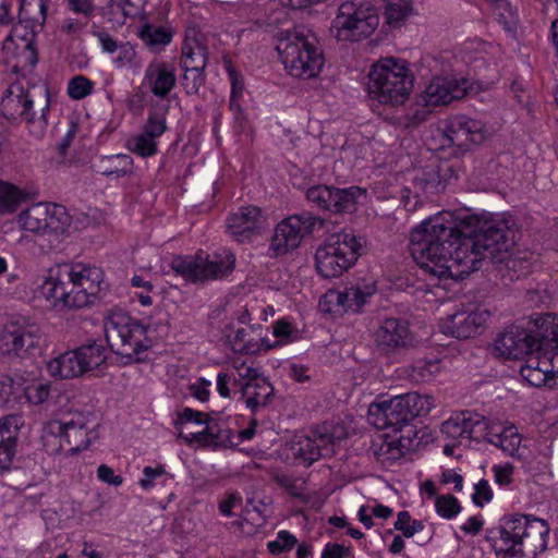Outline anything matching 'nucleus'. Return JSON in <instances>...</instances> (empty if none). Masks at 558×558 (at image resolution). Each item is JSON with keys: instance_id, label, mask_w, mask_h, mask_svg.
<instances>
[{"instance_id": "nucleus-47", "label": "nucleus", "mask_w": 558, "mask_h": 558, "mask_svg": "<svg viewBox=\"0 0 558 558\" xmlns=\"http://www.w3.org/2000/svg\"><path fill=\"white\" fill-rule=\"evenodd\" d=\"M395 529L401 531L403 536L410 538L414 534L422 532L425 525L420 520H412L409 511L403 510L398 513L397 521L395 522Z\"/></svg>"}, {"instance_id": "nucleus-40", "label": "nucleus", "mask_w": 558, "mask_h": 558, "mask_svg": "<svg viewBox=\"0 0 558 558\" xmlns=\"http://www.w3.org/2000/svg\"><path fill=\"white\" fill-rule=\"evenodd\" d=\"M410 0H389L385 8L386 23L392 27L400 26L411 13Z\"/></svg>"}, {"instance_id": "nucleus-44", "label": "nucleus", "mask_w": 558, "mask_h": 558, "mask_svg": "<svg viewBox=\"0 0 558 558\" xmlns=\"http://www.w3.org/2000/svg\"><path fill=\"white\" fill-rule=\"evenodd\" d=\"M168 108H160L151 110L148 114L147 122L143 129V133L157 138L165 133L167 130L166 125V113Z\"/></svg>"}, {"instance_id": "nucleus-55", "label": "nucleus", "mask_w": 558, "mask_h": 558, "mask_svg": "<svg viewBox=\"0 0 558 558\" xmlns=\"http://www.w3.org/2000/svg\"><path fill=\"white\" fill-rule=\"evenodd\" d=\"M68 8L76 14H82L88 21L95 11V5L92 0H65Z\"/></svg>"}, {"instance_id": "nucleus-45", "label": "nucleus", "mask_w": 558, "mask_h": 558, "mask_svg": "<svg viewBox=\"0 0 558 558\" xmlns=\"http://www.w3.org/2000/svg\"><path fill=\"white\" fill-rule=\"evenodd\" d=\"M130 149L141 156V157H150L157 154V141L154 137H150L143 132L136 136H134L129 142Z\"/></svg>"}, {"instance_id": "nucleus-2", "label": "nucleus", "mask_w": 558, "mask_h": 558, "mask_svg": "<svg viewBox=\"0 0 558 558\" xmlns=\"http://www.w3.org/2000/svg\"><path fill=\"white\" fill-rule=\"evenodd\" d=\"M102 282L104 272L99 267L63 263L49 269L41 292L47 300L70 308H82L94 304Z\"/></svg>"}, {"instance_id": "nucleus-35", "label": "nucleus", "mask_w": 558, "mask_h": 558, "mask_svg": "<svg viewBox=\"0 0 558 558\" xmlns=\"http://www.w3.org/2000/svg\"><path fill=\"white\" fill-rule=\"evenodd\" d=\"M48 203L34 204L20 215L22 227L34 233H47Z\"/></svg>"}, {"instance_id": "nucleus-49", "label": "nucleus", "mask_w": 558, "mask_h": 558, "mask_svg": "<svg viewBox=\"0 0 558 558\" xmlns=\"http://www.w3.org/2000/svg\"><path fill=\"white\" fill-rule=\"evenodd\" d=\"M435 507L437 513L445 519H452L461 511L458 499L452 495L438 496Z\"/></svg>"}, {"instance_id": "nucleus-4", "label": "nucleus", "mask_w": 558, "mask_h": 558, "mask_svg": "<svg viewBox=\"0 0 558 558\" xmlns=\"http://www.w3.org/2000/svg\"><path fill=\"white\" fill-rule=\"evenodd\" d=\"M493 543L501 558H535L548 547L550 527L539 518L515 514L505 519Z\"/></svg>"}, {"instance_id": "nucleus-28", "label": "nucleus", "mask_w": 558, "mask_h": 558, "mask_svg": "<svg viewBox=\"0 0 558 558\" xmlns=\"http://www.w3.org/2000/svg\"><path fill=\"white\" fill-rule=\"evenodd\" d=\"M23 425L24 420L20 414H9L0 420V471L10 468Z\"/></svg>"}, {"instance_id": "nucleus-18", "label": "nucleus", "mask_w": 558, "mask_h": 558, "mask_svg": "<svg viewBox=\"0 0 558 558\" xmlns=\"http://www.w3.org/2000/svg\"><path fill=\"white\" fill-rule=\"evenodd\" d=\"M486 428L487 418L472 411L456 413L441 424V433L459 444L463 439L482 441Z\"/></svg>"}, {"instance_id": "nucleus-7", "label": "nucleus", "mask_w": 558, "mask_h": 558, "mask_svg": "<svg viewBox=\"0 0 558 558\" xmlns=\"http://www.w3.org/2000/svg\"><path fill=\"white\" fill-rule=\"evenodd\" d=\"M433 408L434 402L430 396L409 392L371 404L368 421L377 429L399 432L415 417L429 413Z\"/></svg>"}, {"instance_id": "nucleus-17", "label": "nucleus", "mask_w": 558, "mask_h": 558, "mask_svg": "<svg viewBox=\"0 0 558 558\" xmlns=\"http://www.w3.org/2000/svg\"><path fill=\"white\" fill-rule=\"evenodd\" d=\"M266 225L264 211L253 205L242 206L231 213L226 221L228 233L239 243H250L260 235Z\"/></svg>"}, {"instance_id": "nucleus-43", "label": "nucleus", "mask_w": 558, "mask_h": 558, "mask_svg": "<svg viewBox=\"0 0 558 558\" xmlns=\"http://www.w3.org/2000/svg\"><path fill=\"white\" fill-rule=\"evenodd\" d=\"M438 372V360H417L410 366L409 375L415 381H427Z\"/></svg>"}, {"instance_id": "nucleus-19", "label": "nucleus", "mask_w": 558, "mask_h": 558, "mask_svg": "<svg viewBox=\"0 0 558 558\" xmlns=\"http://www.w3.org/2000/svg\"><path fill=\"white\" fill-rule=\"evenodd\" d=\"M332 444L333 437L327 433L314 434V437L296 436L287 448V458L292 459L294 464L310 466L319 458L331 452Z\"/></svg>"}, {"instance_id": "nucleus-36", "label": "nucleus", "mask_w": 558, "mask_h": 558, "mask_svg": "<svg viewBox=\"0 0 558 558\" xmlns=\"http://www.w3.org/2000/svg\"><path fill=\"white\" fill-rule=\"evenodd\" d=\"M45 106L40 109L39 116H37L33 108H29L27 113L22 118V121H25L29 133L36 138L43 137L48 126L47 118L50 111V93L48 88H45Z\"/></svg>"}, {"instance_id": "nucleus-33", "label": "nucleus", "mask_w": 558, "mask_h": 558, "mask_svg": "<svg viewBox=\"0 0 558 558\" xmlns=\"http://www.w3.org/2000/svg\"><path fill=\"white\" fill-rule=\"evenodd\" d=\"M204 424L205 427L203 430L190 434H184L180 430L178 437L183 439L187 445L197 442L202 446L216 445L225 441L229 437V429L220 428L219 424L214 418L207 417Z\"/></svg>"}, {"instance_id": "nucleus-63", "label": "nucleus", "mask_w": 558, "mask_h": 558, "mask_svg": "<svg viewBox=\"0 0 558 558\" xmlns=\"http://www.w3.org/2000/svg\"><path fill=\"white\" fill-rule=\"evenodd\" d=\"M211 383L207 379L201 378L197 383L190 386V391L194 398L205 402L209 399V387Z\"/></svg>"}, {"instance_id": "nucleus-5", "label": "nucleus", "mask_w": 558, "mask_h": 558, "mask_svg": "<svg viewBox=\"0 0 558 558\" xmlns=\"http://www.w3.org/2000/svg\"><path fill=\"white\" fill-rule=\"evenodd\" d=\"M369 95L383 105L401 106L413 88L414 75L405 60L386 58L368 74Z\"/></svg>"}, {"instance_id": "nucleus-27", "label": "nucleus", "mask_w": 558, "mask_h": 558, "mask_svg": "<svg viewBox=\"0 0 558 558\" xmlns=\"http://www.w3.org/2000/svg\"><path fill=\"white\" fill-rule=\"evenodd\" d=\"M262 326L235 327L229 324L225 329L227 344L234 353L255 354L262 348Z\"/></svg>"}, {"instance_id": "nucleus-26", "label": "nucleus", "mask_w": 558, "mask_h": 558, "mask_svg": "<svg viewBox=\"0 0 558 558\" xmlns=\"http://www.w3.org/2000/svg\"><path fill=\"white\" fill-rule=\"evenodd\" d=\"M177 83L175 70L172 64L163 61H153L146 69L143 86L159 98L167 97Z\"/></svg>"}, {"instance_id": "nucleus-11", "label": "nucleus", "mask_w": 558, "mask_h": 558, "mask_svg": "<svg viewBox=\"0 0 558 558\" xmlns=\"http://www.w3.org/2000/svg\"><path fill=\"white\" fill-rule=\"evenodd\" d=\"M235 256L228 250L211 255L178 256L172 259V270L191 282L222 279L232 272Z\"/></svg>"}, {"instance_id": "nucleus-61", "label": "nucleus", "mask_w": 558, "mask_h": 558, "mask_svg": "<svg viewBox=\"0 0 558 558\" xmlns=\"http://www.w3.org/2000/svg\"><path fill=\"white\" fill-rule=\"evenodd\" d=\"M428 111L426 109L415 108L405 113L402 118L404 128H414L427 119Z\"/></svg>"}, {"instance_id": "nucleus-62", "label": "nucleus", "mask_w": 558, "mask_h": 558, "mask_svg": "<svg viewBox=\"0 0 558 558\" xmlns=\"http://www.w3.org/2000/svg\"><path fill=\"white\" fill-rule=\"evenodd\" d=\"M146 0H122L120 7L124 16L136 17L142 14Z\"/></svg>"}, {"instance_id": "nucleus-51", "label": "nucleus", "mask_w": 558, "mask_h": 558, "mask_svg": "<svg viewBox=\"0 0 558 558\" xmlns=\"http://www.w3.org/2000/svg\"><path fill=\"white\" fill-rule=\"evenodd\" d=\"M38 62V54L32 40H26L25 45L22 46L21 52L17 54V63L14 65V70L19 66L22 69L33 68Z\"/></svg>"}, {"instance_id": "nucleus-48", "label": "nucleus", "mask_w": 558, "mask_h": 558, "mask_svg": "<svg viewBox=\"0 0 558 558\" xmlns=\"http://www.w3.org/2000/svg\"><path fill=\"white\" fill-rule=\"evenodd\" d=\"M94 83L83 75L74 76L68 84V94L72 99L80 100L93 92Z\"/></svg>"}, {"instance_id": "nucleus-20", "label": "nucleus", "mask_w": 558, "mask_h": 558, "mask_svg": "<svg viewBox=\"0 0 558 558\" xmlns=\"http://www.w3.org/2000/svg\"><path fill=\"white\" fill-rule=\"evenodd\" d=\"M375 343L386 353L408 350L414 344V337L405 319L390 317L384 319L375 331Z\"/></svg>"}, {"instance_id": "nucleus-6", "label": "nucleus", "mask_w": 558, "mask_h": 558, "mask_svg": "<svg viewBox=\"0 0 558 558\" xmlns=\"http://www.w3.org/2000/svg\"><path fill=\"white\" fill-rule=\"evenodd\" d=\"M276 49L286 70L298 78L316 77L325 63L315 37L300 31L280 33Z\"/></svg>"}, {"instance_id": "nucleus-37", "label": "nucleus", "mask_w": 558, "mask_h": 558, "mask_svg": "<svg viewBox=\"0 0 558 558\" xmlns=\"http://www.w3.org/2000/svg\"><path fill=\"white\" fill-rule=\"evenodd\" d=\"M77 352L86 373L99 368L107 360L106 348L96 341L78 347Z\"/></svg>"}, {"instance_id": "nucleus-31", "label": "nucleus", "mask_w": 558, "mask_h": 558, "mask_svg": "<svg viewBox=\"0 0 558 558\" xmlns=\"http://www.w3.org/2000/svg\"><path fill=\"white\" fill-rule=\"evenodd\" d=\"M34 107V100L28 93H23L19 85H12L1 100V111L10 121L22 120L29 108Z\"/></svg>"}, {"instance_id": "nucleus-32", "label": "nucleus", "mask_w": 558, "mask_h": 558, "mask_svg": "<svg viewBox=\"0 0 558 558\" xmlns=\"http://www.w3.org/2000/svg\"><path fill=\"white\" fill-rule=\"evenodd\" d=\"M49 374L61 379L80 377L85 374L77 349L68 351L47 364Z\"/></svg>"}, {"instance_id": "nucleus-60", "label": "nucleus", "mask_w": 558, "mask_h": 558, "mask_svg": "<svg viewBox=\"0 0 558 558\" xmlns=\"http://www.w3.org/2000/svg\"><path fill=\"white\" fill-rule=\"evenodd\" d=\"M166 473V470L162 465L157 468L145 466L143 470L144 477L141 478L140 485L143 489H149L154 486V480L162 476Z\"/></svg>"}, {"instance_id": "nucleus-58", "label": "nucleus", "mask_w": 558, "mask_h": 558, "mask_svg": "<svg viewBox=\"0 0 558 558\" xmlns=\"http://www.w3.org/2000/svg\"><path fill=\"white\" fill-rule=\"evenodd\" d=\"M322 558H353V556L349 547L338 543H328L322 553Z\"/></svg>"}, {"instance_id": "nucleus-29", "label": "nucleus", "mask_w": 558, "mask_h": 558, "mask_svg": "<svg viewBox=\"0 0 558 558\" xmlns=\"http://www.w3.org/2000/svg\"><path fill=\"white\" fill-rule=\"evenodd\" d=\"M376 291L374 283H364L347 287L343 291H329L325 294V301L343 311L359 312Z\"/></svg>"}, {"instance_id": "nucleus-53", "label": "nucleus", "mask_w": 558, "mask_h": 558, "mask_svg": "<svg viewBox=\"0 0 558 558\" xmlns=\"http://www.w3.org/2000/svg\"><path fill=\"white\" fill-rule=\"evenodd\" d=\"M199 58L206 64V52H205V49L202 46H199V45H195L194 47L186 45L182 49V57H181V60H180V65L183 69L184 62L185 61H187V62L190 61L192 64H194L193 69L194 68L196 69V68H198L197 60H199Z\"/></svg>"}, {"instance_id": "nucleus-39", "label": "nucleus", "mask_w": 558, "mask_h": 558, "mask_svg": "<svg viewBox=\"0 0 558 558\" xmlns=\"http://www.w3.org/2000/svg\"><path fill=\"white\" fill-rule=\"evenodd\" d=\"M197 63L198 68L196 69H193L194 64L190 61H185L183 65L184 74L182 77V85L189 95L197 94L205 82V76L203 74L205 63L201 58L197 60Z\"/></svg>"}, {"instance_id": "nucleus-34", "label": "nucleus", "mask_w": 558, "mask_h": 558, "mask_svg": "<svg viewBox=\"0 0 558 558\" xmlns=\"http://www.w3.org/2000/svg\"><path fill=\"white\" fill-rule=\"evenodd\" d=\"M95 167L96 171L102 175L122 178L132 173L133 159L125 154L102 156Z\"/></svg>"}, {"instance_id": "nucleus-38", "label": "nucleus", "mask_w": 558, "mask_h": 558, "mask_svg": "<svg viewBox=\"0 0 558 558\" xmlns=\"http://www.w3.org/2000/svg\"><path fill=\"white\" fill-rule=\"evenodd\" d=\"M47 233L63 234L71 226L72 218L62 205L48 203Z\"/></svg>"}, {"instance_id": "nucleus-30", "label": "nucleus", "mask_w": 558, "mask_h": 558, "mask_svg": "<svg viewBox=\"0 0 558 558\" xmlns=\"http://www.w3.org/2000/svg\"><path fill=\"white\" fill-rule=\"evenodd\" d=\"M483 440L512 456L520 447L521 436L513 426H504L487 418V428Z\"/></svg>"}, {"instance_id": "nucleus-1", "label": "nucleus", "mask_w": 558, "mask_h": 558, "mask_svg": "<svg viewBox=\"0 0 558 558\" xmlns=\"http://www.w3.org/2000/svg\"><path fill=\"white\" fill-rule=\"evenodd\" d=\"M450 214H440L424 220L410 238L413 259L430 275L439 279H463L478 270L482 260L505 264L510 271L518 260L510 251L514 245V232L510 220L494 217L484 220L476 229L457 228Z\"/></svg>"}, {"instance_id": "nucleus-50", "label": "nucleus", "mask_w": 558, "mask_h": 558, "mask_svg": "<svg viewBox=\"0 0 558 558\" xmlns=\"http://www.w3.org/2000/svg\"><path fill=\"white\" fill-rule=\"evenodd\" d=\"M29 23V21H20L17 24H15L12 27L10 35L3 43V49H10V46L13 44L14 38L21 39L23 45H25L26 40L33 41L35 36L34 32L26 31Z\"/></svg>"}, {"instance_id": "nucleus-9", "label": "nucleus", "mask_w": 558, "mask_h": 558, "mask_svg": "<svg viewBox=\"0 0 558 558\" xmlns=\"http://www.w3.org/2000/svg\"><path fill=\"white\" fill-rule=\"evenodd\" d=\"M364 240L352 232L331 234L315 253L317 271L324 278H336L354 265L362 255Z\"/></svg>"}, {"instance_id": "nucleus-22", "label": "nucleus", "mask_w": 558, "mask_h": 558, "mask_svg": "<svg viewBox=\"0 0 558 558\" xmlns=\"http://www.w3.org/2000/svg\"><path fill=\"white\" fill-rule=\"evenodd\" d=\"M489 317L486 310L463 311L449 316L441 323L440 328L445 335L469 339L482 332Z\"/></svg>"}, {"instance_id": "nucleus-13", "label": "nucleus", "mask_w": 558, "mask_h": 558, "mask_svg": "<svg viewBox=\"0 0 558 558\" xmlns=\"http://www.w3.org/2000/svg\"><path fill=\"white\" fill-rule=\"evenodd\" d=\"M326 220L311 211L291 215L275 228L268 248L269 257L286 255L300 246L302 240L325 228Z\"/></svg>"}, {"instance_id": "nucleus-8", "label": "nucleus", "mask_w": 558, "mask_h": 558, "mask_svg": "<svg viewBox=\"0 0 558 558\" xmlns=\"http://www.w3.org/2000/svg\"><path fill=\"white\" fill-rule=\"evenodd\" d=\"M379 25L378 9L365 0L342 2L329 32L338 41L357 43L371 37Z\"/></svg>"}, {"instance_id": "nucleus-52", "label": "nucleus", "mask_w": 558, "mask_h": 558, "mask_svg": "<svg viewBox=\"0 0 558 558\" xmlns=\"http://www.w3.org/2000/svg\"><path fill=\"white\" fill-rule=\"evenodd\" d=\"M50 395V385L49 384H34L29 385L25 389V397L28 402L33 404H43Z\"/></svg>"}, {"instance_id": "nucleus-15", "label": "nucleus", "mask_w": 558, "mask_h": 558, "mask_svg": "<svg viewBox=\"0 0 558 558\" xmlns=\"http://www.w3.org/2000/svg\"><path fill=\"white\" fill-rule=\"evenodd\" d=\"M40 337L35 326L10 322L0 330V356L23 359L39 349Z\"/></svg>"}, {"instance_id": "nucleus-46", "label": "nucleus", "mask_w": 558, "mask_h": 558, "mask_svg": "<svg viewBox=\"0 0 558 558\" xmlns=\"http://www.w3.org/2000/svg\"><path fill=\"white\" fill-rule=\"evenodd\" d=\"M14 255L8 251H0V277H4L9 286L21 281V275L16 266H13Z\"/></svg>"}, {"instance_id": "nucleus-23", "label": "nucleus", "mask_w": 558, "mask_h": 558, "mask_svg": "<svg viewBox=\"0 0 558 558\" xmlns=\"http://www.w3.org/2000/svg\"><path fill=\"white\" fill-rule=\"evenodd\" d=\"M442 189L438 171L435 167L428 166L424 170L417 171L413 178V191L410 189L403 190L402 199L404 206L409 210H413L418 203H423L439 194Z\"/></svg>"}, {"instance_id": "nucleus-24", "label": "nucleus", "mask_w": 558, "mask_h": 558, "mask_svg": "<svg viewBox=\"0 0 558 558\" xmlns=\"http://www.w3.org/2000/svg\"><path fill=\"white\" fill-rule=\"evenodd\" d=\"M241 376L247 378V381L241 384V396L252 414L255 415L272 402L275 389L265 377H259L251 367H247L246 373Z\"/></svg>"}, {"instance_id": "nucleus-59", "label": "nucleus", "mask_w": 558, "mask_h": 558, "mask_svg": "<svg viewBox=\"0 0 558 558\" xmlns=\"http://www.w3.org/2000/svg\"><path fill=\"white\" fill-rule=\"evenodd\" d=\"M97 476L101 482L116 487L123 483V477L116 474L113 469L107 464H101L98 466Z\"/></svg>"}, {"instance_id": "nucleus-21", "label": "nucleus", "mask_w": 558, "mask_h": 558, "mask_svg": "<svg viewBox=\"0 0 558 558\" xmlns=\"http://www.w3.org/2000/svg\"><path fill=\"white\" fill-rule=\"evenodd\" d=\"M558 357V350H542L529 355L526 363L521 366V376L532 386L558 387L555 379L554 360Z\"/></svg>"}, {"instance_id": "nucleus-42", "label": "nucleus", "mask_w": 558, "mask_h": 558, "mask_svg": "<svg viewBox=\"0 0 558 558\" xmlns=\"http://www.w3.org/2000/svg\"><path fill=\"white\" fill-rule=\"evenodd\" d=\"M140 37L149 47L166 46L171 41L172 34L162 26L146 24L140 32Z\"/></svg>"}, {"instance_id": "nucleus-25", "label": "nucleus", "mask_w": 558, "mask_h": 558, "mask_svg": "<svg viewBox=\"0 0 558 558\" xmlns=\"http://www.w3.org/2000/svg\"><path fill=\"white\" fill-rule=\"evenodd\" d=\"M466 92V81L459 82L453 77L437 76L426 86L423 100L428 106L447 105L452 100L461 99Z\"/></svg>"}, {"instance_id": "nucleus-3", "label": "nucleus", "mask_w": 558, "mask_h": 558, "mask_svg": "<svg viewBox=\"0 0 558 558\" xmlns=\"http://www.w3.org/2000/svg\"><path fill=\"white\" fill-rule=\"evenodd\" d=\"M495 350L505 359H521L542 350H558V315L535 314L524 325H512L495 340Z\"/></svg>"}, {"instance_id": "nucleus-56", "label": "nucleus", "mask_w": 558, "mask_h": 558, "mask_svg": "<svg viewBox=\"0 0 558 558\" xmlns=\"http://www.w3.org/2000/svg\"><path fill=\"white\" fill-rule=\"evenodd\" d=\"M492 498L493 492L488 482L486 480H481L475 485V492L472 496L473 502L478 507H483L484 504L490 501Z\"/></svg>"}, {"instance_id": "nucleus-12", "label": "nucleus", "mask_w": 558, "mask_h": 558, "mask_svg": "<svg viewBox=\"0 0 558 558\" xmlns=\"http://www.w3.org/2000/svg\"><path fill=\"white\" fill-rule=\"evenodd\" d=\"M98 424L89 412L74 411L68 413L61 420L49 421L44 432L60 438V446L63 442L69 447L71 453L85 450L98 439Z\"/></svg>"}, {"instance_id": "nucleus-41", "label": "nucleus", "mask_w": 558, "mask_h": 558, "mask_svg": "<svg viewBox=\"0 0 558 558\" xmlns=\"http://www.w3.org/2000/svg\"><path fill=\"white\" fill-rule=\"evenodd\" d=\"M22 199L23 194L20 190L0 181V215L14 213Z\"/></svg>"}, {"instance_id": "nucleus-16", "label": "nucleus", "mask_w": 558, "mask_h": 558, "mask_svg": "<svg viewBox=\"0 0 558 558\" xmlns=\"http://www.w3.org/2000/svg\"><path fill=\"white\" fill-rule=\"evenodd\" d=\"M448 145L466 150L472 144H482L489 135L485 124L465 114H457L445 120L439 126Z\"/></svg>"}, {"instance_id": "nucleus-64", "label": "nucleus", "mask_w": 558, "mask_h": 558, "mask_svg": "<svg viewBox=\"0 0 558 558\" xmlns=\"http://www.w3.org/2000/svg\"><path fill=\"white\" fill-rule=\"evenodd\" d=\"M388 452L393 459H398L403 454V449L409 450L411 448V439L409 437L401 436L397 441H391L387 445Z\"/></svg>"}, {"instance_id": "nucleus-54", "label": "nucleus", "mask_w": 558, "mask_h": 558, "mask_svg": "<svg viewBox=\"0 0 558 558\" xmlns=\"http://www.w3.org/2000/svg\"><path fill=\"white\" fill-rule=\"evenodd\" d=\"M207 415L203 412L195 411L190 408H184L183 411L179 414L178 418L174 421V426L179 427L185 423H195L202 425L205 423Z\"/></svg>"}, {"instance_id": "nucleus-14", "label": "nucleus", "mask_w": 558, "mask_h": 558, "mask_svg": "<svg viewBox=\"0 0 558 558\" xmlns=\"http://www.w3.org/2000/svg\"><path fill=\"white\" fill-rule=\"evenodd\" d=\"M365 191L359 186L336 187L316 184L305 191V197L313 206L331 214H352L357 209L359 198Z\"/></svg>"}, {"instance_id": "nucleus-57", "label": "nucleus", "mask_w": 558, "mask_h": 558, "mask_svg": "<svg viewBox=\"0 0 558 558\" xmlns=\"http://www.w3.org/2000/svg\"><path fill=\"white\" fill-rule=\"evenodd\" d=\"M277 484L284 488L291 496L293 497H301L303 487L302 484L299 483L298 480L288 476V475H278L276 476Z\"/></svg>"}, {"instance_id": "nucleus-10", "label": "nucleus", "mask_w": 558, "mask_h": 558, "mask_svg": "<svg viewBox=\"0 0 558 558\" xmlns=\"http://www.w3.org/2000/svg\"><path fill=\"white\" fill-rule=\"evenodd\" d=\"M146 333V326L123 313H114L105 322V337L110 350L129 360L149 347Z\"/></svg>"}]
</instances>
